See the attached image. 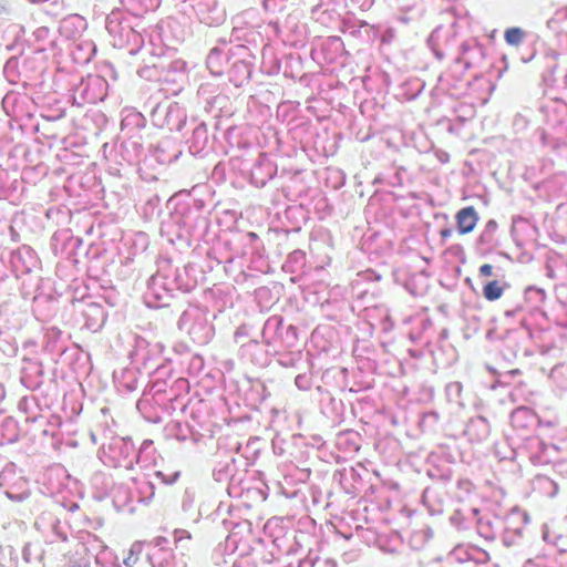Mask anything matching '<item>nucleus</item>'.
Instances as JSON below:
<instances>
[{
    "label": "nucleus",
    "instance_id": "15",
    "mask_svg": "<svg viewBox=\"0 0 567 567\" xmlns=\"http://www.w3.org/2000/svg\"><path fill=\"white\" fill-rule=\"evenodd\" d=\"M164 347L159 342H151L143 337H135L134 348L131 358L146 373L157 372L161 367Z\"/></svg>",
    "mask_w": 567,
    "mask_h": 567
},
{
    "label": "nucleus",
    "instance_id": "43",
    "mask_svg": "<svg viewBox=\"0 0 567 567\" xmlns=\"http://www.w3.org/2000/svg\"><path fill=\"white\" fill-rule=\"evenodd\" d=\"M126 11L142 19L144 13L154 11L161 4V0H120Z\"/></svg>",
    "mask_w": 567,
    "mask_h": 567
},
{
    "label": "nucleus",
    "instance_id": "54",
    "mask_svg": "<svg viewBox=\"0 0 567 567\" xmlns=\"http://www.w3.org/2000/svg\"><path fill=\"white\" fill-rule=\"evenodd\" d=\"M528 33L523 28L512 27L504 32V40L511 47H519L526 40Z\"/></svg>",
    "mask_w": 567,
    "mask_h": 567
},
{
    "label": "nucleus",
    "instance_id": "21",
    "mask_svg": "<svg viewBox=\"0 0 567 567\" xmlns=\"http://www.w3.org/2000/svg\"><path fill=\"white\" fill-rule=\"evenodd\" d=\"M10 266L16 279L21 275H28L39 267V258L35 251L27 245L19 247L10 254Z\"/></svg>",
    "mask_w": 567,
    "mask_h": 567
},
{
    "label": "nucleus",
    "instance_id": "62",
    "mask_svg": "<svg viewBox=\"0 0 567 567\" xmlns=\"http://www.w3.org/2000/svg\"><path fill=\"white\" fill-rule=\"evenodd\" d=\"M143 546L144 543L142 542H134L131 545L128 549V555L123 559V565L125 567H134L136 565L143 551Z\"/></svg>",
    "mask_w": 567,
    "mask_h": 567
},
{
    "label": "nucleus",
    "instance_id": "49",
    "mask_svg": "<svg viewBox=\"0 0 567 567\" xmlns=\"http://www.w3.org/2000/svg\"><path fill=\"white\" fill-rule=\"evenodd\" d=\"M359 28H363L364 29V32L367 33V37L369 39H375L377 37L380 35L381 37V41L383 43L390 42L392 40V38L394 37V33H393L392 29L381 30L380 27L370 25L365 21H360L359 22Z\"/></svg>",
    "mask_w": 567,
    "mask_h": 567
},
{
    "label": "nucleus",
    "instance_id": "17",
    "mask_svg": "<svg viewBox=\"0 0 567 567\" xmlns=\"http://www.w3.org/2000/svg\"><path fill=\"white\" fill-rule=\"evenodd\" d=\"M186 62L181 59L165 58V68L161 75V87L166 94L177 95L186 82Z\"/></svg>",
    "mask_w": 567,
    "mask_h": 567
},
{
    "label": "nucleus",
    "instance_id": "33",
    "mask_svg": "<svg viewBox=\"0 0 567 567\" xmlns=\"http://www.w3.org/2000/svg\"><path fill=\"white\" fill-rule=\"evenodd\" d=\"M87 538L93 542L87 540V544L99 549L94 559L97 567H121L118 557L112 549L104 545L95 535L87 534Z\"/></svg>",
    "mask_w": 567,
    "mask_h": 567
},
{
    "label": "nucleus",
    "instance_id": "20",
    "mask_svg": "<svg viewBox=\"0 0 567 567\" xmlns=\"http://www.w3.org/2000/svg\"><path fill=\"white\" fill-rule=\"evenodd\" d=\"M1 104L6 114L17 121L31 117L33 102L25 93L10 91L2 97Z\"/></svg>",
    "mask_w": 567,
    "mask_h": 567
},
{
    "label": "nucleus",
    "instance_id": "5",
    "mask_svg": "<svg viewBox=\"0 0 567 567\" xmlns=\"http://www.w3.org/2000/svg\"><path fill=\"white\" fill-rule=\"evenodd\" d=\"M216 315L210 316L206 307L189 305L179 316L177 328L187 334L190 340L198 344H208L215 336L213 320Z\"/></svg>",
    "mask_w": 567,
    "mask_h": 567
},
{
    "label": "nucleus",
    "instance_id": "16",
    "mask_svg": "<svg viewBox=\"0 0 567 567\" xmlns=\"http://www.w3.org/2000/svg\"><path fill=\"white\" fill-rule=\"evenodd\" d=\"M529 523L528 514L514 507L504 518V528L502 540L506 547L519 545L527 532V524Z\"/></svg>",
    "mask_w": 567,
    "mask_h": 567
},
{
    "label": "nucleus",
    "instance_id": "19",
    "mask_svg": "<svg viewBox=\"0 0 567 567\" xmlns=\"http://www.w3.org/2000/svg\"><path fill=\"white\" fill-rule=\"evenodd\" d=\"M234 49L237 54L233 58L234 61L228 70V79L235 86L239 87L249 81L252 72V64L247 60V56H250L247 47L237 44L234 45Z\"/></svg>",
    "mask_w": 567,
    "mask_h": 567
},
{
    "label": "nucleus",
    "instance_id": "46",
    "mask_svg": "<svg viewBox=\"0 0 567 567\" xmlns=\"http://www.w3.org/2000/svg\"><path fill=\"white\" fill-rule=\"evenodd\" d=\"M425 84L417 78L409 79L400 86V95L405 101L416 99L423 91Z\"/></svg>",
    "mask_w": 567,
    "mask_h": 567
},
{
    "label": "nucleus",
    "instance_id": "23",
    "mask_svg": "<svg viewBox=\"0 0 567 567\" xmlns=\"http://www.w3.org/2000/svg\"><path fill=\"white\" fill-rule=\"evenodd\" d=\"M485 59V48L476 39L463 40L455 64L465 70L480 68Z\"/></svg>",
    "mask_w": 567,
    "mask_h": 567
},
{
    "label": "nucleus",
    "instance_id": "26",
    "mask_svg": "<svg viewBox=\"0 0 567 567\" xmlns=\"http://www.w3.org/2000/svg\"><path fill=\"white\" fill-rule=\"evenodd\" d=\"M80 315L83 319V328L91 332H97L104 326L107 315L101 303L82 302Z\"/></svg>",
    "mask_w": 567,
    "mask_h": 567
},
{
    "label": "nucleus",
    "instance_id": "18",
    "mask_svg": "<svg viewBox=\"0 0 567 567\" xmlns=\"http://www.w3.org/2000/svg\"><path fill=\"white\" fill-rule=\"evenodd\" d=\"M190 7L198 21L207 27H218L226 21V9L218 0H194Z\"/></svg>",
    "mask_w": 567,
    "mask_h": 567
},
{
    "label": "nucleus",
    "instance_id": "22",
    "mask_svg": "<svg viewBox=\"0 0 567 567\" xmlns=\"http://www.w3.org/2000/svg\"><path fill=\"white\" fill-rule=\"evenodd\" d=\"M175 295L171 291L168 286H166L165 281L158 278L156 274H154L147 280V288L144 293V300L147 307L150 308H162L169 305V300Z\"/></svg>",
    "mask_w": 567,
    "mask_h": 567
},
{
    "label": "nucleus",
    "instance_id": "45",
    "mask_svg": "<svg viewBox=\"0 0 567 567\" xmlns=\"http://www.w3.org/2000/svg\"><path fill=\"white\" fill-rule=\"evenodd\" d=\"M44 557L43 547L35 543H27L22 549V558L27 564H33L35 567L42 566V560Z\"/></svg>",
    "mask_w": 567,
    "mask_h": 567
},
{
    "label": "nucleus",
    "instance_id": "42",
    "mask_svg": "<svg viewBox=\"0 0 567 567\" xmlns=\"http://www.w3.org/2000/svg\"><path fill=\"white\" fill-rule=\"evenodd\" d=\"M32 37L38 51H55L59 49L58 42L53 39L51 30L48 27L42 25L37 28Z\"/></svg>",
    "mask_w": 567,
    "mask_h": 567
},
{
    "label": "nucleus",
    "instance_id": "1",
    "mask_svg": "<svg viewBox=\"0 0 567 567\" xmlns=\"http://www.w3.org/2000/svg\"><path fill=\"white\" fill-rule=\"evenodd\" d=\"M209 228L204 200L187 197L175 204L174 210L162 223V230L175 235L178 240L192 245L200 241Z\"/></svg>",
    "mask_w": 567,
    "mask_h": 567
},
{
    "label": "nucleus",
    "instance_id": "12",
    "mask_svg": "<svg viewBox=\"0 0 567 567\" xmlns=\"http://www.w3.org/2000/svg\"><path fill=\"white\" fill-rule=\"evenodd\" d=\"M156 275L165 281L174 295L176 292H189L197 284L196 279L189 276L187 266H174L169 258L158 260Z\"/></svg>",
    "mask_w": 567,
    "mask_h": 567
},
{
    "label": "nucleus",
    "instance_id": "61",
    "mask_svg": "<svg viewBox=\"0 0 567 567\" xmlns=\"http://www.w3.org/2000/svg\"><path fill=\"white\" fill-rule=\"evenodd\" d=\"M462 390L463 385L461 382L454 381L446 384L445 394L449 402L462 405Z\"/></svg>",
    "mask_w": 567,
    "mask_h": 567
},
{
    "label": "nucleus",
    "instance_id": "9",
    "mask_svg": "<svg viewBox=\"0 0 567 567\" xmlns=\"http://www.w3.org/2000/svg\"><path fill=\"white\" fill-rule=\"evenodd\" d=\"M261 337L268 348H272L275 353L279 350H289L298 343V332L293 324H285L281 316L269 317L262 328Z\"/></svg>",
    "mask_w": 567,
    "mask_h": 567
},
{
    "label": "nucleus",
    "instance_id": "60",
    "mask_svg": "<svg viewBox=\"0 0 567 567\" xmlns=\"http://www.w3.org/2000/svg\"><path fill=\"white\" fill-rule=\"evenodd\" d=\"M306 254L302 250L296 249L288 255L285 268L295 272L303 266Z\"/></svg>",
    "mask_w": 567,
    "mask_h": 567
},
{
    "label": "nucleus",
    "instance_id": "44",
    "mask_svg": "<svg viewBox=\"0 0 567 567\" xmlns=\"http://www.w3.org/2000/svg\"><path fill=\"white\" fill-rule=\"evenodd\" d=\"M311 19L324 27H330L336 21V12L330 9L322 8V1L312 0Z\"/></svg>",
    "mask_w": 567,
    "mask_h": 567
},
{
    "label": "nucleus",
    "instance_id": "35",
    "mask_svg": "<svg viewBox=\"0 0 567 567\" xmlns=\"http://www.w3.org/2000/svg\"><path fill=\"white\" fill-rule=\"evenodd\" d=\"M165 55L154 54L148 62L138 68L137 74L140 78L147 81L161 82L162 71L165 68Z\"/></svg>",
    "mask_w": 567,
    "mask_h": 567
},
{
    "label": "nucleus",
    "instance_id": "63",
    "mask_svg": "<svg viewBox=\"0 0 567 567\" xmlns=\"http://www.w3.org/2000/svg\"><path fill=\"white\" fill-rule=\"evenodd\" d=\"M477 532L485 539H494L496 537V530L494 529L493 522L487 517H481L477 519Z\"/></svg>",
    "mask_w": 567,
    "mask_h": 567
},
{
    "label": "nucleus",
    "instance_id": "59",
    "mask_svg": "<svg viewBox=\"0 0 567 567\" xmlns=\"http://www.w3.org/2000/svg\"><path fill=\"white\" fill-rule=\"evenodd\" d=\"M337 567V563L333 559L319 560L318 556L309 554L306 558L298 560L296 567Z\"/></svg>",
    "mask_w": 567,
    "mask_h": 567
},
{
    "label": "nucleus",
    "instance_id": "47",
    "mask_svg": "<svg viewBox=\"0 0 567 567\" xmlns=\"http://www.w3.org/2000/svg\"><path fill=\"white\" fill-rule=\"evenodd\" d=\"M165 435L169 439H176L179 442H185L192 437L193 433L190 426L186 423L171 422L165 426Z\"/></svg>",
    "mask_w": 567,
    "mask_h": 567
},
{
    "label": "nucleus",
    "instance_id": "36",
    "mask_svg": "<svg viewBox=\"0 0 567 567\" xmlns=\"http://www.w3.org/2000/svg\"><path fill=\"white\" fill-rule=\"evenodd\" d=\"M188 144L189 151L194 155H199L206 150L209 144V135L207 125L204 122L195 124Z\"/></svg>",
    "mask_w": 567,
    "mask_h": 567
},
{
    "label": "nucleus",
    "instance_id": "27",
    "mask_svg": "<svg viewBox=\"0 0 567 567\" xmlns=\"http://www.w3.org/2000/svg\"><path fill=\"white\" fill-rule=\"evenodd\" d=\"M277 173V167L266 154H259L250 168V183L264 187Z\"/></svg>",
    "mask_w": 567,
    "mask_h": 567
},
{
    "label": "nucleus",
    "instance_id": "14",
    "mask_svg": "<svg viewBox=\"0 0 567 567\" xmlns=\"http://www.w3.org/2000/svg\"><path fill=\"white\" fill-rule=\"evenodd\" d=\"M0 489L13 502H22L30 495L28 480L12 462L7 463L0 472Z\"/></svg>",
    "mask_w": 567,
    "mask_h": 567
},
{
    "label": "nucleus",
    "instance_id": "34",
    "mask_svg": "<svg viewBox=\"0 0 567 567\" xmlns=\"http://www.w3.org/2000/svg\"><path fill=\"white\" fill-rule=\"evenodd\" d=\"M559 53L554 49H547L543 53L542 80L545 85L553 86L556 83V71L559 66Z\"/></svg>",
    "mask_w": 567,
    "mask_h": 567
},
{
    "label": "nucleus",
    "instance_id": "13",
    "mask_svg": "<svg viewBox=\"0 0 567 567\" xmlns=\"http://www.w3.org/2000/svg\"><path fill=\"white\" fill-rule=\"evenodd\" d=\"M150 117L156 127L181 132L186 124L187 115L183 106L177 102L154 103L150 111Z\"/></svg>",
    "mask_w": 567,
    "mask_h": 567
},
{
    "label": "nucleus",
    "instance_id": "4",
    "mask_svg": "<svg viewBox=\"0 0 567 567\" xmlns=\"http://www.w3.org/2000/svg\"><path fill=\"white\" fill-rule=\"evenodd\" d=\"M178 394L174 388L166 390L164 382L155 381L143 396L137 401L136 408L143 416L152 423H159L163 414H171L176 410Z\"/></svg>",
    "mask_w": 567,
    "mask_h": 567
},
{
    "label": "nucleus",
    "instance_id": "28",
    "mask_svg": "<svg viewBox=\"0 0 567 567\" xmlns=\"http://www.w3.org/2000/svg\"><path fill=\"white\" fill-rule=\"evenodd\" d=\"M43 367L40 361L24 360L21 368V383L29 390H35L43 382Z\"/></svg>",
    "mask_w": 567,
    "mask_h": 567
},
{
    "label": "nucleus",
    "instance_id": "53",
    "mask_svg": "<svg viewBox=\"0 0 567 567\" xmlns=\"http://www.w3.org/2000/svg\"><path fill=\"white\" fill-rule=\"evenodd\" d=\"M322 410L334 422H340L343 411V403L341 400H337L336 398L329 395L327 398V402L323 401Z\"/></svg>",
    "mask_w": 567,
    "mask_h": 567
},
{
    "label": "nucleus",
    "instance_id": "57",
    "mask_svg": "<svg viewBox=\"0 0 567 567\" xmlns=\"http://www.w3.org/2000/svg\"><path fill=\"white\" fill-rule=\"evenodd\" d=\"M497 223L494 219H489L477 238V243L483 246H489L494 241V236L497 230Z\"/></svg>",
    "mask_w": 567,
    "mask_h": 567
},
{
    "label": "nucleus",
    "instance_id": "3",
    "mask_svg": "<svg viewBox=\"0 0 567 567\" xmlns=\"http://www.w3.org/2000/svg\"><path fill=\"white\" fill-rule=\"evenodd\" d=\"M192 535L185 529L174 530L175 548L173 553L169 540L166 537L157 536L150 543L148 560L153 567H187L188 554L192 547Z\"/></svg>",
    "mask_w": 567,
    "mask_h": 567
},
{
    "label": "nucleus",
    "instance_id": "31",
    "mask_svg": "<svg viewBox=\"0 0 567 567\" xmlns=\"http://www.w3.org/2000/svg\"><path fill=\"white\" fill-rule=\"evenodd\" d=\"M122 115L121 134H143L146 125V118L142 112H138L135 109H124Z\"/></svg>",
    "mask_w": 567,
    "mask_h": 567
},
{
    "label": "nucleus",
    "instance_id": "56",
    "mask_svg": "<svg viewBox=\"0 0 567 567\" xmlns=\"http://www.w3.org/2000/svg\"><path fill=\"white\" fill-rule=\"evenodd\" d=\"M427 475L433 481L447 483L452 480L453 471L447 465H444V466L434 465L427 470Z\"/></svg>",
    "mask_w": 567,
    "mask_h": 567
},
{
    "label": "nucleus",
    "instance_id": "50",
    "mask_svg": "<svg viewBox=\"0 0 567 567\" xmlns=\"http://www.w3.org/2000/svg\"><path fill=\"white\" fill-rule=\"evenodd\" d=\"M567 22V6H563L558 8L554 14L547 20V28L555 32L559 33L564 30V25Z\"/></svg>",
    "mask_w": 567,
    "mask_h": 567
},
{
    "label": "nucleus",
    "instance_id": "6",
    "mask_svg": "<svg viewBox=\"0 0 567 567\" xmlns=\"http://www.w3.org/2000/svg\"><path fill=\"white\" fill-rule=\"evenodd\" d=\"M103 153L109 162L122 167L144 164L146 156L144 135L121 134L112 145L107 143L103 145Z\"/></svg>",
    "mask_w": 567,
    "mask_h": 567
},
{
    "label": "nucleus",
    "instance_id": "32",
    "mask_svg": "<svg viewBox=\"0 0 567 567\" xmlns=\"http://www.w3.org/2000/svg\"><path fill=\"white\" fill-rule=\"evenodd\" d=\"M96 53V45L90 39H79L70 45V56L74 63L87 64Z\"/></svg>",
    "mask_w": 567,
    "mask_h": 567
},
{
    "label": "nucleus",
    "instance_id": "7",
    "mask_svg": "<svg viewBox=\"0 0 567 567\" xmlns=\"http://www.w3.org/2000/svg\"><path fill=\"white\" fill-rule=\"evenodd\" d=\"M104 436L109 441L102 442L100 457L105 465L133 470L134 464H141V455L131 437L118 436L112 432L104 433Z\"/></svg>",
    "mask_w": 567,
    "mask_h": 567
},
{
    "label": "nucleus",
    "instance_id": "2",
    "mask_svg": "<svg viewBox=\"0 0 567 567\" xmlns=\"http://www.w3.org/2000/svg\"><path fill=\"white\" fill-rule=\"evenodd\" d=\"M105 29L112 38V44L116 48H127L130 54L137 53L144 45V21L128 11L112 10L105 18Z\"/></svg>",
    "mask_w": 567,
    "mask_h": 567
},
{
    "label": "nucleus",
    "instance_id": "11",
    "mask_svg": "<svg viewBox=\"0 0 567 567\" xmlns=\"http://www.w3.org/2000/svg\"><path fill=\"white\" fill-rule=\"evenodd\" d=\"M463 39L460 38L455 25L435 28L429 37L427 44L434 56L442 61L451 59L456 62Z\"/></svg>",
    "mask_w": 567,
    "mask_h": 567
},
{
    "label": "nucleus",
    "instance_id": "8",
    "mask_svg": "<svg viewBox=\"0 0 567 567\" xmlns=\"http://www.w3.org/2000/svg\"><path fill=\"white\" fill-rule=\"evenodd\" d=\"M267 28L278 40L289 47H303L309 37L308 24L302 21L297 11L287 13L282 19L270 18Z\"/></svg>",
    "mask_w": 567,
    "mask_h": 567
},
{
    "label": "nucleus",
    "instance_id": "41",
    "mask_svg": "<svg viewBox=\"0 0 567 567\" xmlns=\"http://www.w3.org/2000/svg\"><path fill=\"white\" fill-rule=\"evenodd\" d=\"M344 44L340 37H328L321 43V54L328 63L334 62L343 52Z\"/></svg>",
    "mask_w": 567,
    "mask_h": 567
},
{
    "label": "nucleus",
    "instance_id": "37",
    "mask_svg": "<svg viewBox=\"0 0 567 567\" xmlns=\"http://www.w3.org/2000/svg\"><path fill=\"white\" fill-rule=\"evenodd\" d=\"M546 444L547 443L538 436H528L523 441L519 450L527 455L534 465H539Z\"/></svg>",
    "mask_w": 567,
    "mask_h": 567
},
{
    "label": "nucleus",
    "instance_id": "64",
    "mask_svg": "<svg viewBox=\"0 0 567 567\" xmlns=\"http://www.w3.org/2000/svg\"><path fill=\"white\" fill-rule=\"evenodd\" d=\"M0 567H18V557L11 546L0 549Z\"/></svg>",
    "mask_w": 567,
    "mask_h": 567
},
{
    "label": "nucleus",
    "instance_id": "52",
    "mask_svg": "<svg viewBox=\"0 0 567 567\" xmlns=\"http://www.w3.org/2000/svg\"><path fill=\"white\" fill-rule=\"evenodd\" d=\"M18 408L27 415L28 420H35L39 414V404L34 395L23 396L19 401Z\"/></svg>",
    "mask_w": 567,
    "mask_h": 567
},
{
    "label": "nucleus",
    "instance_id": "51",
    "mask_svg": "<svg viewBox=\"0 0 567 567\" xmlns=\"http://www.w3.org/2000/svg\"><path fill=\"white\" fill-rule=\"evenodd\" d=\"M289 0H262L261 7L266 14L271 18H279L288 9Z\"/></svg>",
    "mask_w": 567,
    "mask_h": 567
},
{
    "label": "nucleus",
    "instance_id": "29",
    "mask_svg": "<svg viewBox=\"0 0 567 567\" xmlns=\"http://www.w3.org/2000/svg\"><path fill=\"white\" fill-rule=\"evenodd\" d=\"M86 25V20L83 17L79 14H69L60 21L58 31L61 37L73 42L81 39Z\"/></svg>",
    "mask_w": 567,
    "mask_h": 567
},
{
    "label": "nucleus",
    "instance_id": "30",
    "mask_svg": "<svg viewBox=\"0 0 567 567\" xmlns=\"http://www.w3.org/2000/svg\"><path fill=\"white\" fill-rule=\"evenodd\" d=\"M489 434L491 424L487 419L482 415L471 417L464 429V435L471 442H484L489 437Z\"/></svg>",
    "mask_w": 567,
    "mask_h": 567
},
{
    "label": "nucleus",
    "instance_id": "55",
    "mask_svg": "<svg viewBox=\"0 0 567 567\" xmlns=\"http://www.w3.org/2000/svg\"><path fill=\"white\" fill-rule=\"evenodd\" d=\"M543 538L547 543H551L559 551L560 557L567 556V536L556 535L548 529L543 532Z\"/></svg>",
    "mask_w": 567,
    "mask_h": 567
},
{
    "label": "nucleus",
    "instance_id": "38",
    "mask_svg": "<svg viewBox=\"0 0 567 567\" xmlns=\"http://www.w3.org/2000/svg\"><path fill=\"white\" fill-rule=\"evenodd\" d=\"M534 411L527 406L516 408L511 414V424L514 429L528 430L536 424Z\"/></svg>",
    "mask_w": 567,
    "mask_h": 567
},
{
    "label": "nucleus",
    "instance_id": "40",
    "mask_svg": "<svg viewBox=\"0 0 567 567\" xmlns=\"http://www.w3.org/2000/svg\"><path fill=\"white\" fill-rule=\"evenodd\" d=\"M455 218L460 234L471 233L478 220L477 213L473 206H467L458 210Z\"/></svg>",
    "mask_w": 567,
    "mask_h": 567
},
{
    "label": "nucleus",
    "instance_id": "39",
    "mask_svg": "<svg viewBox=\"0 0 567 567\" xmlns=\"http://www.w3.org/2000/svg\"><path fill=\"white\" fill-rule=\"evenodd\" d=\"M0 316L8 321L12 319L13 323H20L25 316V310L19 297L14 296L0 305Z\"/></svg>",
    "mask_w": 567,
    "mask_h": 567
},
{
    "label": "nucleus",
    "instance_id": "10",
    "mask_svg": "<svg viewBox=\"0 0 567 567\" xmlns=\"http://www.w3.org/2000/svg\"><path fill=\"white\" fill-rule=\"evenodd\" d=\"M106 81L100 75L74 76L70 82V100L76 106L94 104L106 95Z\"/></svg>",
    "mask_w": 567,
    "mask_h": 567
},
{
    "label": "nucleus",
    "instance_id": "48",
    "mask_svg": "<svg viewBox=\"0 0 567 567\" xmlns=\"http://www.w3.org/2000/svg\"><path fill=\"white\" fill-rule=\"evenodd\" d=\"M546 299V292L544 289L529 286L524 291V302L530 309H538Z\"/></svg>",
    "mask_w": 567,
    "mask_h": 567
},
{
    "label": "nucleus",
    "instance_id": "58",
    "mask_svg": "<svg viewBox=\"0 0 567 567\" xmlns=\"http://www.w3.org/2000/svg\"><path fill=\"white\" fill-rule=\"evenodd\" d=\"M503 292L504 287L499 284L498 280L489 281L483 287V296L488 301L498 300Z\"/></svg>",
    "mask_w": 567,
    "mask_h": 567
},
{
    "label": "nucleus",
    "instance_id": "25",
    "mask_svg": "<svg viewBox=\"0 0 567 567\" xmlns=\"http://www.w3.org/2000/svg\"><path fill=\"white\" fill-rule=\"evenodd\" d=\"M236 54L234 47H228L224 42L221 47H215L209 51L206 58L207 69L213 75L219 76L224 74L226 65Z\"/></svg>",
    "mask_w": 567,
    "mask_h": 567
},
{
    "label": "nucleus",
    "instance_id": "24",
    "mask_svg": "<svg viewBox=\"0 0 567 567\" xmlns=\"http://www.w3.org/2000/svg\"><path fill=\"white\" fill-rule=\"evenodd\" d=\"M182 151L175 145L174 142L165 140L159 142L153 150H150V154L146 153L144 165L153 168V163L156 162L159 165H167L175 162Z\"/></svg>",
    "mask_w": 567,
    "mask_h": 567
}]
</instances>
